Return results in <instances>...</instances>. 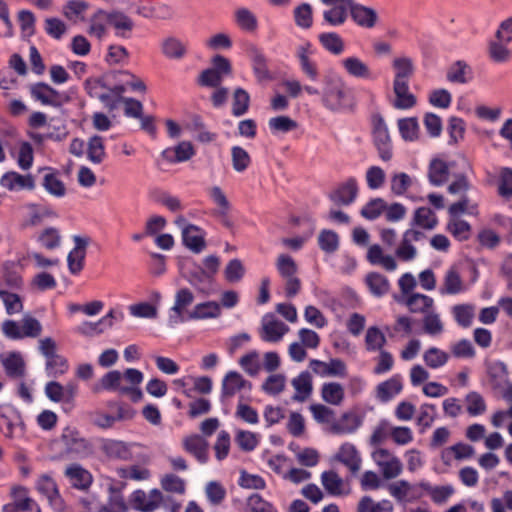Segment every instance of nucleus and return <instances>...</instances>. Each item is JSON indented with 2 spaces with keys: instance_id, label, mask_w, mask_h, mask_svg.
Instances as JSON below:
<instances>
[{
  "instance_id": "55",
  "label": "nucleus",
  "mask_w": 512,
  "mask_h": 512,
  "mask_svg": "<svg viewBox=\"0 0 512 512\" xmlns=\"http://www.w3.org/2000/svg\"><path fill=\"white\" fill-rule=\"evenodd\" d=\"M321 45L330 53L340 55L344 52L345 44L340 35L335 32L322 33L318 36Z\"/></svg>"
},
{
  "instance_id": "54",
  "label": "nucleus",
  "mask_w": 512,
  "mask_h": 512,
  "mask_svg": "<svg viewBox=\"0 0 512 512\" xmlns=\"http://www.w3.org/2000/svg\"><path fill=\"white\" fill-rule=\"evenodd\" d=\"M446 230L453 235V237L459 241H465L469 239L471 235L470 224L462 219L452 217L449 219L446 225Z\"/></svg>"
},
{
  "instance_id": "63",
  "label": "nucleus",
  "mask_w": 512,
  "mask_h": 512,
  "mask_svg": "<svg viewBox=\"0 0 512 512\" xmlns=\"http://www.w3.org/2000/svg\"><path fill=\"white\" fill-rule=\"evenodd\" d=\"M250 96L242 88L235 89L232 100V114L236 117L244 115L249 108Z\"/></svg>"
},
{
  "instance_id": "12",
  "label": "nucleus",
  "mask_w": 512,
  "mask_h": 512,
  "mask_svg": "<svg viewBox=\"0 0 512 512\" xmlns=\"http://www.w3.org/2000/svg\"><path fill=\"white\" fill-rule=\"evenodd\" d=\"M374 144L377 148L379 158L388 162L392 159V146L388 129L382 119H378L373 130Z\"/></svg>"
},
{
  "instance_id": "52",
  "label": "nucleus",
  "mask_w": 512,
  "mask_h": 512,
  "mask_svg": "<svg viewBox=\"0 0 512 512\" xmlns=\"http://www.w3.org/2000/svg\"><path fill=\"white\" fill-rule=\"evenodd\" d=\"M87 158L94 164H100L106 157L104 141L101 136L95 135L89 138L87 143Z\"/></svg>"
},
{
  "instance_id": "37",
  "label": "nucleus",
  "mask_w": 512,
  "mask_h": 512,
  "mask_svg": "<svg viewBox=\"0 0 512 512\" xmlns=\"http://www.w3.org/2000/svg\"><path fill=\"white\" fill-rule=\"evenodd\" d=\"M395 100L393 106L397 109L407 110L416 105V97L409 91V83H393Z\"/></svg>"
},
{
  "instance_id": "40",
  "label": "nucleus",
  "mask_w": 512,
  "mask_h": 512,
  "mask_svg": "<svg viewBox=\"0 0 512 512\" xmlns=\"http://www.w3.org/2000/svg\"><path fill=\"white\" fill-rule=\"evenodd\" d=\"M122 373L118 370H112L106 373L99 382L95 383L92 387L94 393H100L103 390L118 391L121 394Z\"/></svg>"
},
{
  "instance_id": "9",
  "label": "nucleus",
  "mask_w": 512,
  "mask_h": 512,
  "mask_svg": "<svg viewBox=\"0 0 512 512\" xmlns=\"http://www.w3.org/2000/svg\"><path fill=\"white\" fill-rule=\"evenodd\" d=\"M162 500V493L158 489H153L149 493L136 490L130 496L132 508L142 512H152L158 509Z\"/></svg>"
},
{
  "instance_id": "3",
  "label": "nucleus",
  "mask_w": 512,
  "mask_h": 512,
  "mask_svg": "<svg viewBox=\"0 0 512 512\" xmlns=\"http://www.w3.org/2000/svg\"><path fill=\"white\" fill-rule=\"evenodd\" d=\"M85 88L91 97L98 98L109 110H114L122 101V94L126 91L125 85H115L106 90L100 80L93 79L85 82Z\"/></svg>"
},
{
  "instance_id": "8",
  "label": "nucleus",
  "mask_w": 512,
  "mask_h": 512,
  "mask_svg": "<svg viewBox=\"0 0 512 512\" xmlns=\"http://www.w3.org/2000/svg\"><path fill=\"white\" fill-rule=\"evenodd\" d=\"M30 93L35 100L41 102L43 105L53 107L61 106L68 100L67 96L44 82L31 85Z\"/></svg>"
},
{
  "instance_id": "4",
  "label": "nucleus",
  "mask_w": 512,
  "mask_h": 512,
  "mask_svg": "<svg viewBox=\"0 0 512 512\" xmlns=\"http://www.w3.org/2000/svg\"><path fill=\"white\" fill-rule=\"evenodd\" d=\"M289 331V327L274 314H265L261 319L259 336L265 342L277 343Z\"/></svg>"
},
{
  "instance_id": "6",
  "label": "nucleus",
  "mask_w": 512,
  "mask_h": 512,
  "mask_svg": "<svg viewBox=\"0 0 512 512\" xmlns=\"http://www.w3.org/2000/svg\"><path fill=\"white\" fill-rule=\"evenodd\" d=\"M349 6L351 19L358 27L373 29L379 23L378 12L373 7L356 3L354 0H351Z\"/></svg>"
},
{
  "instance_id": "10",
  "label": "nucleus",
  "mask_w": 512,
  "mask_h": 512,
  "mask_svg": "<svg viewBox=\"0 0 512 512\" xmlns=\"http://www.w3.org/2000/svg\"><path fill=\"white\" fill-rule=\"evenodd\" d=\"M61 439L68 453L85 457L92 452V445L75 429L66 428Z\"/></svg>"
},
{
  "instance_id": "59",
  "label": "nucleus",
  "mask_w": 512,
  "mask_h": 512,
  "mask_svg": "<svg viewBox=\"0 0 512 512\" xmlns=\"http://www.w3.org/2000/svg\"><path fill=\"white\" fill-rule=\"evenodd\" d=\"M422 323L423 331L432 337L439 336L444 331V324L440 318V315L434 311L424 315Z\"/></svg>"
},
{
  "instance_id": "14",
  "label": "nucleus",
  "mask_w": 512,
  "mask_h": 512,
  "mask_svg": "<svg viewBox=\"0 0 512 512\" xmlns=\"http://www.w3.org/2000/svg\"><path fill=\"white\" fill-rule=\"evenodd\" d=\"M194 301V295L188 288H181L175 294L174 305L171 308L169 322L171 325L181 323L187 319L184 313Z\"/></svg>"
},
{
  "instance_id": "15",
  "label": "nucleus",
  "mask_w": 512,
  "mask_h": 512,
  "mask_svg": "<svg viewBox=\"0 0 512 512\" xmlns=\"http://www.w3.org/2000/svg\"><path fill=\"white\" fill-rule=\"evenodd\" d=\"M366 259L371 265L379 266L387 272H393L398 268L397 257L385 253L379 244H373L368 248Z\"/></svg>"
},
{
  "instance_id": "1",
  "label": "nucleus",
  "mask_w": 512,
  "mask_h": 512,
  "mask_svg": "<svg viewBox=\"0 0 512 512\" xmlns=\"http://www.w3.org/2000/svg\"><path fill=\"white\" fill-rule=\"evenodd\" d=\"M321 100L328 110L337 112L348 107L349 89L342 77L336 73H327L322 79Z\"/></svg>"
},
{
  "instance_id": "29",
  "label": "nucleus",
  "mask_w": 512,
  "mask_h": 512,
  "mask_svg": "<svg viewBox=\"0 0 512 512\" xmlns=\"http://www.w3.org/2000/svg\"><path fill=\"white\" fill-rule=\"evenodd\" d=\"M312 54L311 45L305 43L297 48L296 55L300 62L302 72L312 81H316L319 77L317 64L310 58Z\"/></svg>"
},
{
  "instance_id": "32",
  "label": "nucleus",
  "mask_w": 512,
  "mask_h": 512,
  "mask_svg": "<svg viewBox=\"0 0 512 512\" xmlns=\"http://www.w3.org/2000/svg\"><path fill=\"white\" fill-rule=\"evenodd\" d=\"M221 315V305L215 301L196 304L187 314L189 320L216 319Z\"/></svg>"
},
{
  "instance_id": "62",
  "label": "nucleus",
  "mask_w": 512,
  "mask_h": 512,
  "mask_svg": "<svg viewBox=\"0 0 512 512\" xmlns=\"http://www.w3.org/2000/svg\"><path fill=\"white\" fill-rule=\"evenodd\" d=\"M499 196L505 200L512 199V169L503 167L499 171L498 188Z\"/></svg>"
},
{
  "instance_id": "5",
  "label": "nucleus",
  "mask_w": 512,
  "mask_h": 512,
  "mask_svg": "<svg viewBox=\"0 0 512 512\" xmlns=\"http://www.w3.org/2000/svg\"><path fill=\"white\" fill-rule=\"evenodd\" d=\"M424 237V233L417 229H407L402 234L400 243L395 249V256L403 262L413 261L418 255V250L414 243L420 241Z\"/></svg>"
},
{
  "instance_id": "33",
  "label": "nucleus",
  "mask_w": 512,
  "mask_h": 512,
  "mask_svg": "<svg viewBox=\"0 0 512 512\" xmlns=\"http://www.w3.org/2000/svg\"><path fill=\"white\" fill-rule=\"evenodd\" d=\"M246 53L252 62L253 71L259 80L269 78V70L267 67L266 57L257 46L249 44Z\"/></svg>"
},
{
  "instance_id": "41",
  "label": "nucleus",
  "mask_w": 512,
  "mask_h": 512,
  "mask_svg": "<svg viewBox=\"0 0 512 512\" xmlns=\"http://www.w3.org/2000/svg\"><path fill=\"white\" fill-rule=\"evenodd\" d=\"M321 397L324 402L339 406L345 398V391L342 384L338 382L324 383L321 387Z\"/></svg>"
},
{
  "instance_id": "18",
  "label": "nucleus",
  "mask_w": 512,
  "mask_h": 512,
  "mask_svg": "<svg viewBox=\"0 0 512 512\" xmlns=\"http://www.w3.org/2000/svg\"><path fill=\"white\" fill-rule=\"evenodd\" d=\"M183 449L194 456L200 463L208 461V441L199 434L185 436L182 439Z\"/></svg>"
},
{
  "instance_id": "53",
  "label": "nucleus",
  "mask_w": 512,
  "mask_h": 512,
  "mask_svg": "<svg viewBox=\"0 0 512 512\" xmlns=\"http://www.w3.org/2000/svg\"><path fill=\"white\" fill-rule=\"evenodd\" d=\"M464 401L466 404V411L470 416L475 417L482 415L487 410V404L484 397L476 391L467 393Z\"/></svg>"
},
{
  "instance_id": "57",
  "label": "nucleus",
  "mask_w": 512,
  "mask_h": 512,
  "mask_svg": "<svg viewBox=\"0 0 512 512\" xmlns=\"http://www.w3.org/2000/svg\"><path fill=\"white\" fill-rule=\"evenodd\" d=\"M365 181L370 190L381 189L386 181V173L380 166L371 165L365 171Z\"/></svg>"
},
{
  "instance_id": "21",
  "label": "nucleus",
  "mask_w": 512,
  "mask_h": 512,
  "mask_svg": "<svg viewBox=\"0 0 512 512\" xmlns=\"http://www.w3.org/2000/svg\"><path fill=\"white\" fill-rule=\"evenodd\" d=\"M108 14L110 27L113 28L115 35L122 39H129L135 25L132 18L120 10H111Z\"/></svg>"
},
{
  "instance_id": "34",
  "label": "nucleus",
  "mask_w": 512,
  "mask_h": 512,
  "mask_svg": "<svg viewBox=\"0 0 512 512\" xmlns=\"http://www.w3.org/2000/svg\"><path fill=\"white\" fill-rule=\"evenodd\" d=\"M182 239L184 245L195 253H199L205 248L203 233L199 227L193 224L182 229Z\"/></svg>"
},
{
  "instance_id": "19",
  "label": "nucleus",
  "mask_w": 512,
  "mask_h": 512,
  "mask_svg": "<svg viewBox=\"0 0 512 512\" xmlns=\"http://www.w3.org/2000/svg\"><path fill=\"white\" fill-rule=\"evenodd\" d=\"M160 50L165 58L175 61L182 60L188 54L187 43L172 35L161 40Z\"/></svg>"
},
{
  "instance_id": "26",
  "label": "nucleus",
  "mask_w": 512,
  "mask_h": 512,
  "mask_svg": "<svg viewBox=\"0 0 512 512\" xmlns=\"http://www.w3.org/2000/svg\"><path fill=\"white\" fill-rule=\"evenodd\" d=\"M358 182L354 177L348 178L331 194V200L339 205H349L356 199Z\"/></svg>"
},
{
  "instance_id": "16",
  "label": "nucleus",
  "mask_w": 512,
  "mask_h": 512,
  "mask_svg": "<svg viewBox=\"0 0 512 512\" xmlns=\"http://www.w3.org/2000/svg\"><path fill=\"white\" fill-rule=\"evenodd\" d=\"M309 367L315 374L322 377H345L347 374L346 364L338 358L331 359L329 362L313 359L310 361Z\"/></svg>"
},
{
  "instance_id": "46",
  "label": "nucleus",
  "mask_w": 512,
  "mask_h": 512,
  "mask_svg": "<svg viewBox=\"0 0 512 512\" xmlns=\"http://www.w3.org/2000/svg\"><path fill=\"white\" fill-rule=\"evenodd\" d=\"M438 224L436 214L428 207H419L415 210L412 225L425 230H433Z\"/></svg>"
},
{
  "instance_id": "50",
  "label": "nucleus",
  "mask_w": 512,
  "mask_h": 512,
  "mask_svg": "<svg viewBox=\"0 0 512 512\" xmlns=\"http://www.w3.org/2000/svg\"><path fill=\"white\" fill-rule=\"evenodd\" d=\"M449 354L437 347H429L423 353V361L425 365L431 369H438L447 364Z\"/></svg>"
},
{
  "instance_id": "24",
  "label": "nucleus",
  "mask_w": 512,
  "mask_h": 512,
  "mask_svg": "<svg viewBox=\"0 0 512 512\" xmlns=\"http://www.w3.org/2000/svg\"><path fill=\"white\" fill-rule=\"evenodd\" d=\"M64 475L73 487L80 490L88 489L93 482L92 474L77 463L67 466Z\"/></svg>"
},
{
  "instance_id": "60",
  "label": "nucleus",
  "mask_w": 512,
  "mask_h": 512,
  "mask_svg": "<svg viewBox=\"0 0 512 512\" xmlns=\"http://www.w3.org/2000/svg\"><path fill=\"white\" fill-rule=\"evenodd\" d=\"M276 269L279 275L283 278H290L296 276L298 266L294 259L287 254H280L276 259Z\"/></svg>"
},
{
  "instance_id": "17",
  "label": "nucleus",
  "mask_w": 512,
  "mask_h": 512,
  "mask_svg": "<svg viewBox=\"0 0 512 512\" xmlns=\"http://www.w3.org/2000/svg\"><path fill=\"white\" fill-rule=\"evenodd\" d=\"M321 484L332 496H345L351 490L349 483L333 470L324 471L321 474Z\"/></svg>"
},
{
  "instance_id": "30",
  "label": "nucleus",
  "mask_w": 512,
  "mask_h": 512,
  "mask_svg": "<svg viewBox=\"0 0 512 512\" xmlns=\"http://www.w3.org/2000/svg\"><path fill=\"white\" fill-rule=\"evenodd\" d=\"M108 27H110L108 11L99 9L90 17L87 33L100 40L106 36Z\"/></svg>"
},
{
  "instance_id": "22",
  "label": "nucleus",
  "mask_w": 512,
  "mask_h": 512,
  "mask_svg": "<svg viewBox=\"0 0 512 512\" xmlns=\"http://www.w3.org/2000/svg\"><path fill=\"white\" fill-rule=\"evenodd\" d=\"M403 390L402 377L398 374L380 382L375 387V397L382 403L389 402Z\"/></svg>"
},
{
  "instance_id": "48",
  "label": "nucleus",
  "mask_w": 512,
  "mask_h": 512,
  "mask_svg": "<svg viewBox=\"0 0 512 512\" xmlns=\"http://www.w3.org/2000/svg\"><path fill=\"white\" fill-rule=\"evenodd\" d=\"M12 497L15 508L21 511H34L40 512L38 504L28 495V491L24 487H15L12 489Z\"/></svg>"
},
{
  "instance_id": "11",
  "label": "nucleus",
  "mask_w": 512,
  "mask_h": 512,
  "mask_svg": "<svg viewBox=\"0 0 512 512\" xmlns=\"http://www.w3.org/2000/svg\"><path fill=\"white\" fill-rule=\"evenodd\" d=\"M26 216L22 223L24 228L39 226L45 219L57 217V213L49 205L28 203L24 206Z\"/></svg>"
},
{
  "instance_id": "56",
  "label": "nucleus",
  "mask_w": 512,
  "mask_h": 512,
  "mask_svg": "<svg viewBox=\"0 0 512 512\" xmlns=\"http://www.w3.org/2000/svg\"><path fill=\"white\" fill-rule=\"evenodd\" d=\"M393 504L389 500L375 502L370 496H364L360 499L357 512H391Z\"/></svg>"
},
{
  "instance_id": "64",
  "label": "nucleus",
  "mask_w": 512,
  "mask_h": 512,
  "mask_svg": "<svg viewBox=\"0 0 512 512\" xmlns=\"http://www.w3.org/2000/svg\"><path fill=\"white\" fill-rule=\"evenodd\" d=\"M89 4L85 1L72 0L63 7V15L70 21L77 22L83 19V13L88 9Z\"/></svg>"
},
{
  "instance_id": "43",
  "label": "nucleus",
  "mask_w": 512,
  "mask_h": 512,
  "mask_svg": "<svg viewBox=\"0 0 512 512\" xmlns=\"http://www.w3.org/2000/svg\"><path fill=\"white\" fill-rule=\"evenodd\" d=\"M330 6L329 9L323 12L325 22L331 26L343 25L348 18V12L350 13V6L347 3H338L337 5Z\"/></svg>"
},
{
  "instance_id": "36",
  "label": "nucleus",
  "mask_w": 512,
  "mask_h": 512,
  "mask_svg": "<svg viewBox=\"0 0 512 512\" xmlns=\"http://www.w3.org/2000/svg\"><path fill=\"white\" fill-rule=\"evenodd\" d=\"M105 455L112 459L128 461L132 459L131 447L129 444L119 440H106L102 444Z\"/></svg>"
},
{
  "instance_id": "58",
  "label": "nucleus",
  "mask_w": 512,
  "mask_h": 512,
  "mask_svg": "<svg viewBox=\"0 0 512 512\" xmlns=\"http://www.w3.org/2000/svg\"><path fill=\"white\" fill-rule=\"evenodd\" d=\"M1 417L4 419L1 430L6 438L13 439L23 436L24 424L18 415L12 418L3 415H1Z\"/></svg>"
},
{
  "instance_id": "42",
  "label": "nucleus",
  "mask_w": 512,
  "mask_h": 512,
  "mask_svg": "<svg viewBox=\"0 0 512 512\" xmlns=\"http://www.w3.org/2000/svg\"><path fill=\"white\" fill-rule=\"evenodd\" d=\"M365 283L369 291L376 297H382L390 289L388 278L379 272H370L365 277Z\"/></svg>"
},
{
  "instance_id": "45",
  "label": "nucleus",
  "mask_w": 512,
  "mask_h": 512,
  "mask_svg": "<svg viewBox=\"0 0 512 512\" xmlns=\"http://www.w3.org/2000/svg\"><path fill=\"white\" fill-rule=\"evenodd\" d=\"M292 386L296 391L293 399L299 402L305 401L312 392V379L310 374L307 371L300 373L292 380Z\"/></svg>"
},
{
  "instance_id": "49",
  "label": "nucleus",
  "mask_w": 512,
  "mask_h": 512,
  "mask_svg": "<svg viewBox=\"0 0 512 512\" xmlns=\"http://www.w3.org/2000/svg\"><path fill=\"white\" fill-rule=\"evenodd\" d=\"M235 443L244 452H251L256 449L260 443V435L248 430H235Z\"/></svg>"
},
{
  "instance_id": "38",
  "label": "nucleus",
  "mask_w": 512,
  "mask_h": 512,
  "mask_svg": "<svg viewBox=\"0 0 512 512\" xmlns=\"http://www.w3.org/2000/svg\"><path fill=\"white\" fill-rule=\"evenodd\" d=\"M246 387L250 388L251 384L238 372L230 371L223 379L222 395L224 397H232Z\"/></svg>"
},
{
  "instance_id": "44",
  "label": "nucleus",
  "mask_w": 512,
  "mask_h": 512,
  "mask_svg": "<svg viewBox=\"0 0 512 512\" xmlns=\"http://www.w3.org/2000/svg\"><path fill=\"white\" fill-rule=\"evenodd\" d=\"M451 313L460 327L469 328L475 317V306L468 303L457 304L451 307Z\"/></svg>"
},
{
  "instance_id": "25",
  "label": "nucleus",
  "mask_w": 512,
  "mask_h": 512,
  "mask_svg": "<svg viewBox=\"0 0 512 512\" xmlns=\"http://www.w3.org/2000/svg\"><path fill=\"white\" fill-rule=\"evenodd\" d=\"M23 285L22 267L16 262H6L2 266L0 288L6 286L12 290H18Z\"/></svg>"
},
{
  "instance_id": "13",
  "label": "nucleus",
  "mask_w": 512,
  "mask_h": 512,
  "mask_svg": "<svg viewBox=\"0 0 512 512\" xmlns=\"http://www.w3.org/2000/svg\"><path fill=\"white\" fill-rule=\"evenodd\" d=\"M335 459L343 464L353 475L357 474L362 466L360 452L355 445L349 442L343 443L339 447Z\"/></svg>"
},
{
  "instance_id": "35",
  "label": "nucleus",
  "mask_w": 512,
  "mask_h": 512,
  "mask_svg": "<svg viewBox=\"0 0 512 512\" xmlns=\"http://www.w3.org/2000/svg\"><path fill=\"white\" fill-rule=\"evenodd\" d=\"M465 291V284L455 268L446 271L443 278V285L439 292L441 295H456Z\"/></svg>"
},
{
  "instance_id": "61",
  "label": "nucleus",
  "mask_w": 512,
  "mask_h": 512,
  "mask_svg": "<svg viewBox=\"0 0 512 512\" xmlns=\"http://www.w3.org/2000/svg\"><path fill=\"white\" fill-rule=\"evenodd\" d=\"M386 344V337L382 331L376 327H369L365 335V345L368 351H381Z\"/></svg>"
},
{
  "instance_id": "31",
  "label": "nucleus",
  "mask_w": 512,
  "mask_h": 512,
  "mask_svg": "<svg viewBox=\"0 0 512 512\" xmlns=\"http://www.w3.org/2000/svg\"><path fill=\"white\" fill-rule=\"evenodd\" d=\"M394 71L393 83H409L414 74V64L410 57L399 56L392 61Z\"/></svg>"
},
{
  "instance_id": "39",
  "label": "nucleus",
  "mask_w": 512,
  "mask_h": 512,
  "mask_svg": "<svg viewBox=\"0 0 512 512\" xmlns=\"http://www.w3.org/2000/svg\"><path fill=\"white\" fill-rule=\"evenodd\" d=\"M195 154L194 147L189 141L180 142L175 148L163 151V157L171 163L185 162Z\"/></svg>"
},
{
  "instance_id": "23",
  "label": "nucleus",
  "mask_w": 512,
  "mask_h": 512,
  "mask_svg": "<svg viewBox=\"0 0 512 512\" xmlns=\"http://www.w3.org/2000/svg\"><path fill=\"white\" fill-rule=\"evenodd\" d=\"M341 66L351 77L365 80H373L375 78L369 65L357 56H349L342 59Z\"/></svg>"
},
{
  "instance_id": "47",
  "label": "nucleus",
  "mask_w": 512,
  "mask_h": 512,
  "mask_svg": "<svg viewBox=\"0 0 512 512\" xmlns=\"http://www.w3.org/2000/svg\"><path fill=\"white\" fill-rule=\"evenodd\" d=\"M449 176V167L446 162L434 159L429 165L428 178L432 185H443Z\"/></svg>"
},
{
  "instance_id": "51",
  "label": "nucleus",
  "mask_w": 512,
  "mask_h": 512,
  "mask_svg": "<svg viewBox=\"0 0 512 512\" xmlns=\"http://www.w3.org/2000/svg\"><path fill=\"white\" fill-rule=\"evenodd\" d=\"M412 184V177L405 172H395L390 176V191L395 196L405 195Z\"/></svg>"
},
{
  "instance_id": "2",
  "label": "nucleus",
  "mask_w": 512,
  "mask_h": 512,
  "mask_svg": "<svg viewBox=\"0 0 512 512\" xmlns=\"http://www.w3.org/2000/svg\"><path fill=\"white\" fill-rule=\"evenodd\" d=\"M371 458L385 480L395 479L403 471V463L400 458L387 448L376 447L371 452Z\"/></svg>"
},
{
  "instance_id": "20",
  "label": "nucleus",
  "mask_w": 512,
  "mask_h": 512,
  "mask_svg": "<svg viewBox=\"0 0 512 512\" xmlns=\"http://www.w3.org/2000/svg\"><path fill=\"white\" fill-rule=\"evenodd\" d=\"M362 425L361 418L355 413L346 412L337 420H332L328 431L334 435H348L354 433Z\"/></svg>"
},
{
  "instance_id": "27",
  "label": "nucleus",
  "mask_w": 512,
  "mask_h": 512,
  "mask_svg": "<svg viewBox=\"0 0 512 512\" xmlns=\"http://www.w3.org/2000/svg\"><path fill=\"white\" fill-rule=\"evenodd\" d=\"M0 184L10 191L22 189L32 190L35 188V181L32 175H21L17 172L5 173L0 179Z\"/></svg>"
},
{
  "instance_id": "28",
  "label": "nucleus",
  "mask_w": 512,
  "mask_h": 512,
  "mask_svg": "<svg viewBox=\"0 0 512 512\" xmlns=\"http://www.w3.org/2000/svg\"><path fill=\"white\" fill-rule=\"evenodd\" d=\"M408 310L415 314H424L431 312L434 307V299L421 293H411L403 301Z\"/></svg>"
},
{
  "instance_id": "7",
  "label": "nucleus",
  "mask_w": 512,
  "mask_h": 512,
  "mask_svg": "<svg viewBox=\"0 0 512 512\" xmlns=\"http://www.w3.org/2000/svg\"><path fill=\"white\" fill-rule=\"evenodd\" d=\"M35 488L43 497L47 499L52 509H63V501L60 496L57 483L51 475H40L36 480Z\"/></svg>"
}]
</instances>
